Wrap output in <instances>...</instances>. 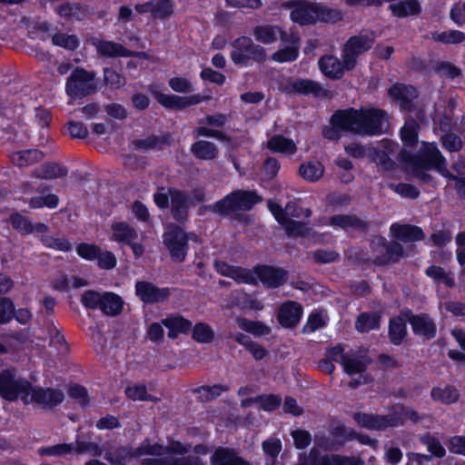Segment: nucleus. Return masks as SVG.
Masks as SVG:
<instances>
[{
  "instance_id": "obj_1",
  "label": "nucleus",
  "mask_w": 465,
  "mask_h": 465,
  "mask_svg": "<svg viewBox=\"0 0 465 465\" xmlns=\"http://www.w3.org/2000/svg\"><path fill=\"white\" fill-rule=\"evenodd\" d=\"M387 129L388 118L383 111L376 108L350 109L334 114L330 125L323 128L322 134L330 140H336L340 137V130L375 135Z\"/></svg>"
},
{
  "instance_id": "obj_2",
  "label": "nucleus",
  "mask_w": 465,
  "mask_h": 465,
  "mask_svg": "<svg viewBox=\"0 0 465 465\" xmlns=\"http://www.w3.org/2000/svg\"><path fill=\"white\" fill-rule=\"evenodd\" d=\"M189 450L178 440L170 441L163 446L150 440H145L136 449L119 447L110 450L104 453V459L112 465H126L132 459L142 456H163V460H159L162 465H196L197 460L191 458H178L176 455L185 453Z\"/></svg>"
},
{
  "instance_id": "obj_3",
  "label": "nucleus",
  "mask_w": 465,
  "mask_h": 465,
  "mask_svg": "<svg viewBox=\"0 0 465 465\" xmlns=\"http://www.w3.org/2000/svg\"><path fill=\"white\" fill-rule=\"evenodd\" d=\"M0 396L7 401L20 398L25 404L35 403L49 408L64 400L61 391L34 387L28 381L16 377L14 370H6L0 373Z\"/></svg>"
},
{
  "instance_id": "obj_4",
  "label": "nucleus",
  "mask_w": 465,
  "mask_h": 465,
  "mask_svg": "<svg viewBox=\"0 0 465 465\" xmlns=\"http://www.w3.org/2000/svg\"><path fill=\"white\" fill-rule=\"evenodd\" d=\"M214 265L218 273L238 283L255 284L259 280L267 286L277 287L286 280L284 271L269 266H259L254 271H250L223 261H216Z\"/></svg>"
},
{
  "instance_id": "obj_5",
  "label": "nucleus",
  "mask_w": 465,
  "mask_h": 465,
  "mask_svg": "<svg viewBox=\"0 0 465 465\" xmlns=\"http://www.w3.org/2000/svg\"><path fill=\"white\" fill-rule=\"evenodd\" d=\"M288 6L292 9V21L302 25L316 23L335 24L343 19L341 10L320 3L295 1L288 4Z\"/></svg>"
},
{
  "instance_id": "obj_6",
  "label": "nucleus",
  "mask_w": 465,
  "mask_h": 465,
  "mask_svg": "<svg viewBox=\"0 0 465 465\" xmlns=\"http://www.w3.org/2000/svg\"><path fill=\"white\" fill-rule=\"evenodd\" d=\"M325 356L332 362H338L351 376L359 374V379L355 381H350V386L354 388L361 383H366L368 378L363 375L369 361L363 357L356 356L355 354H345L343 348L340 345L330 348Z\"/></svg>"
},
{
  "instance_id": "obj_7",
  "label": "nucleus",
  "mask_w": 465,
  "mask_h": 465,
  "mask_svg": "<svg viewBox=\"0 0 465 465\" xmlns=\"http://www.w3.org/2000/svg\"><path fill=\"white\" fill-rule=\"evenodd\" d=\"M408 166L415 175L422 179H425L423 171L430 168H434L444 177L450 176L445 159L433 143H423L420 155L412 159Z\"/></svg>"
},
{
  "instance_id": "obj_8",
  "label": "nucleus",
  "mask_w": 465,
  "mask_h": 465,
  "mask_svg": "<svg viewBox=\"0 0 465 465\" xmlns=\"http://www.w3.org/2000/svg\"><path fill=\"white\" fill-rule=\"evenodd\" d=\"M260 201L261 197L254 192L238 190L208 206V209L218 214H230L237 211L250 210Z\"/></svg>"
},
{
  "instance_id": "obj_9",
  "label": "nucleus",
  "mask_w": 465,
  "mask_h": 465,
  "mask_svg": "<svg viewBox=\"0 0 465 465\" xmlns=\"http://www.w3.org/2000/svg\"><path fill=\"white\" fill-rule=\"evenodd\" d=\"M268 207L277 222L282 224L286 230L287 233L291 236H305V232L310 234L308 228L304 223L294 221L293 217H300L298 208L295 203H289L286 204L285 209L270 201Z\"/></svg>"
},
{
  "instance_id": "obj_10",
  "label": "nucleus",
  "mask_w": 465,
  "mask_h": 465,
  "mask_svg": "<svg viewBox=\"0 0 465 465\" xmlns=\"http://www.w3.org/2000/svg\"><path fill=\"white\" fill-rule=\"evenodd\" d=\"M403 411V409L397 408L396 414L391 415H375L367 413H357L355 414V420L357 423L364 428L371 430H384L388 427L397 426L404 421V417H408L410 420L416 421L418 415L413 411H406L404 414H399Z\"/></svg>"
},
{
  "instance_id": "obj_11",
  "label": "nucleus",
  "mask_w": 465,
  "mask_h": 465,
  "mask_svg": "<svg viewBox=\"0 0 465 465\" xmlns=\"http://www.w3.org/2000/svg\"><path fill=\"white\" fill-rule=\"evenodd\" d=\"M231 58L235 64L247 65L250 60H267L268 54L264 47L255 45L251 38L242 36L235 40Z\"/></svg>"
},
{
  "instance_id": "obj_12",
  "label": "nucleus",
  "mask_w": 465,
  "mask_h": 465,
  "mask_svg": "<svg viewBox=\"0 0 465 465\" xmlns=\"http://www.w3.org/2000/svg\"><path fill=\"white\" fill-rule=\"evenodd\" d=\"M137 231L126 222H114L110 226L109 239L122 245L131 247L134 256L140 258L144 253V246L135 242Z\"/></svg>"
},
{
  "instance_id": "obj_13",
  "label": "nucleus",
  "mask_w": 465,
  "mask_h": 465,
  "mask_svg": "<svg viewBox=\"0 0 465 465\" xmlns=\"http://www.w3.org/2000/svg\"><path fill=\"white\" fill-rule=\"evenodd\" d=\"M374 40V33L360 34L349 38L342 51V57L347 70H351L355 67L357 58L371 48Z\"/></svg>"
},
{
  "instance_id": "obj_14",
  "label": "nucleus",
  "mask_w": 465,
  "mask_h": 465,
  "mask_svg": "<svg viewBox=\"0 0 465 465\" xmlns=\"http://www.w3.org/2000/svg\"><path fill=\"white\" fill-rule=\"evenodd\" d=\"M94 74L84 69L74 70L66 82V93L71 97H82L96 89Z\"/></svg>"
},
{
  "instance_id": "obj_15",
  "label": "nucleus",
  "mask_w": 465,
  "mask_h": 465,
  "mask_svg": "<svg viewBox=\"0 0 465 465\" xmlns=\"http://www.w3.org/2000/svg\"><path fill=\"white\" fill-rule=\"evenodd\" d=\"M154 202L160 208H166L171 202L172 213L175 219L182 221L187 213V199L175 190H162L154 194Z\"/></svg>"
},
{
  "instance_id": "obj_16",
  "label": "nucleus",
  "mask_w": 465,
  "mask_h": 465,
  "mask_svg": "<svg viewBox=\"0 0 465 465\" xmlns=\"http://www.w3.org/2000/svg\"><path fill=\"white\" fill-rule=\"evenodd\" d=\"M189 236L179 227L170 226L163 234V243L172 259L181 262L184 260Z\"/></svg>"
},
{
  "instance_id": "obj_17",
  "label": "nucleus",
  "mask_w": 465,
  "mask_h": 465,
  "mask_svg": "<svg viewBox=\"0 0 465 465\" xmlns=\"http://www.w3.org/2000/svg\"><path fill=\"white\" fill-rule=\"evenodd\" d=\"M252 35L257 42L270 45L286 40L287 32L277 25L262 24L252 29Z\"/></svg>"
},
{
  "instance_id": "obj_18",
  "label": "nucleus",
  "mask_w": 465,
  "mask_h": 465,
  "mask_svg": "<svg viewBox=\"0 0 465 465\" xmlns=\"http://www.w3.org/2000/svg\"><path fill=\"white\" fill-rule=\"evenodd\" d=\"M159 104L167 108L172 109H184L191 105H195L210 97H203L201 94H193L190 96H178L175 94H159L156 96Z\"/></svg>"
},
{
  "instance_id": "obj_19",
  "label": "nucleus",
  "mask_w": 465,
  "mask_h": 465,
  "mask_svg": "<svg viewBox=\"0 0 465 465\" xmlns=\"http://www.w3.org/2000/svg\"><path fill=\"white\" fill-rule=\"evenodd\" d=\"M287 44L272 54V59L276 63H290L296 60L299 56L300 39L297 35L291 34L286 36V40H282Z\"/></svg>"
},
{
  "instance_id": "obj_20",
  "label": "nucleus",
  "mask_w": 465,
  "mask_h": 465,
  "mask_svg": "<svg viewBox=\"0 0 465 465\" xmlns=\"http://www.w3.org/2000/svg\"><path fill=\"white\" fill-rule=\"evenodd\" d=\"M137 296L148 303L163 302L169 297V291L166 288H157L147 282H138L135 286Z\"/></svg>"
},
{
  "instance_id": "obj_21",
  "label": "nucleus",
  "mask_w": 465,
  "mask_h": 465,
  "mask_svg": "<svg viewBox=\"0 0 465 465\" xmlns=\"http://www.w3.org/2000/svg\"><path fill=\"white\" fill-rule=\"evenodd\" d=\"M282 91L289 94H317L320 86L309 79H283L280 84Z\"/></svg>"
},
{
  "instance_id": "obj_22",
  "label": "nucleus",
  "mask_w": 465,
  "mask_h": 465,
  "mask_svg": "<svg viewBox=\"0 0 465 465\" xmlns=\"http://www.w3.org/2000/svg\"><path fill=\"white\" fill-rule=\"evenodd\" d=\"M342 61H340L337 57L332 55H325L319 60V67L322 73L329 78L340 79L347 67L345 62L341 56Z\"/></svg>"
},
{
  "instance_id": "obj_23",
  "label": "nucleus",
  "mask_w": 465,
  "mask_h": 465,
  "mask_svg": "<svg viewBox=\"0 0 465 465\" xmlns=\"http://www.w3.org/2000/svg\"><path fill=\"white\" fill-rule=\"evenodd\" d=\"M302 309L294 302H288L282 305L278 314V321L284 327L295 326L301 320Z\"/></svg>"
},
{
  "instance_id": "obj_24",
  "label": "nucleus",
  "mask_w": 465,
  "mask_h": 465,
  "mask_svg": "<svg viewBox=\"0 0 465 465\" xmlns=\"http://www.w3.org/2000/svg\"><path fill=\"white\" fill-rule=\"evenodd\" d=\"M397 143L391 141H385L382 144V148L373 149L371 159L384 170H390L394 165V163L391 161L390 155L394 154L397 151Z\"/></svg>"
},
{
  "instance_id": "obj_25",
  "label": "nucleus",
  "mask_w": 465,
  "mask_h": 465,
  "mask_svg": "<svg viewBox=\"0 0 465 465\" xmlns=\"http://www.w3.org/2000/svg\"><path fill=\"white\" fill-rule=\"evenodd\" d=\"M211 465H246V461L238 456L232 449L219 447L210 458Z\"/></svg>"
},
{
  "instance_id": "obj_26",
  "label": "nucleus",
  "mask_w": 465,
  "mask_h": 465,
  "mask_svg": "<svg viewBox=\"0 0 465 465\" xmlns=\"http://www.w3.org/2000/svg\"><path fill=\"white\" fill-rule=\"evenodd\" d=\"M162 324L168 329V336L171 339L176 338L179 334L187 333L192 328V322L179 314L163 319Z\"/></svg>"
},
{
  "instance_id": "obj_27",
  "label": "nucleus",
  "mask_w": 465,
  "mask_h": 465,
  "mask_svg": "<svg viewBox=\"0 0 465 465\" xmlns=\"http://www.w3.org/2000/svg\"><path fill=\"white\" fill-rule=\"evenodd\" d=\"M389 94L402 109H409L411 101L417 95L415 88L400 84L392 85L389 90Z\"/></svg>"
},
{
  "instance_id": "obj_28",
  "label": "nucleus",
  "mask_w": 465,
  "mask_h": 465,
  "mask_svg": "<svg viewBox=\"0 0 465 465\" xmlns=\"http://www.w3.org/2000/svg\"><path fill=\"white\" fill-rule=\"evenodd\" d=\"M266 146L272 152L285 155H293L297 152V145L295 142L282 134L272 136L267 141Z\"/></svg>"
},
{
  "instance_id": "obj_29",
  "label": "nucleus",
  "mask_w": 465,
  "mask_h": 465,
  "mask_svg": "<svg viewBox=\"0 0 465 465\" xmlns=\"http://www.w3.org/2000/svg\"><path fill=\"white\" fill-rule=\"evenodd\" d=\"M413 331L426 339H430L436 334V326L427 315H414L410 319Z\"/></svg>"
},
{
  "instance_id": "obj_30",
  "label": "nucleus",
  "mask_w": 465,
  "mask_h": 465,
  "mask_svg": "<svg viewBox=\"0 0 465 465\" xmlns=\"http://www.w3.org/2000/svg\"><path fill=\"white\" fill-rule=\"evenodd\" d=\"M393 237L403 242H413L422 238V231L416 226L394 223L391 226Z\"/></svg>"
},
{
  "instance_id": "obj_31",
  "label": "nucleus",
  "mask_w": 465,
  "mask_h": 465,
  "mask_svg": "<svg viewBox=\"0 0 465 465\" xmlns=\"http://www.w3.org/2000/svg\"><path fill=\"white\" fill-rule=\"evenodd\" d=\"M97 52L104 56L117 57V56H131L132 52L128 51L122 45L112 42L99 40L94 43Z\"/></svg>"
},
{
  "instance_id": "obj_32",
  "label": "nucleus",
  "mask_w": 465,
  "mask_h": 465,
  "mask_svg": "<svg viewBox=\"0 0 465 465\" xmlns=\"http://www.w3.org/2000/svg\"><path fill=\"white\" fill-rule=\"evenodd\" d=\"M324 173V167L322 163L317 161H309L301 164L299 174L304 180L314 183L319 181Z\"/></svg>"
},
{
  "instance_id": "obj_33",
  "label": "nucleus",
  "mask_w": 465,
  "mask_h": 465,
  "mask_svg": "<svg viewBox=\"0 0 465 465\" xmlns=\"http://www.w3.org/2000/svg\"><path fill=\"white\" fill-rule=\"evenodd\" d=\"M392 15L397 17H405L418 15L420 12V5L417 0H405L392 3L389 5Z\"/></svg>"
},
{
  "instance_id": "obj_34",
  "label": "nucleus",
  "mask_w": 465,
  "mask_h": 465,
  "mask_svg": "<svg viewBox=\"0 0 465 465\" xmlns=\"http://www.w3.org/2000/svg\"><path fill=\"white\" fill-rule=\"evenodd\" d=\"M431 398L443 404H451L459 400L458 390L450 385L438 386L431 390Z\"/></svg>"
},
{
  "instance_id": "obj_35",
  "label": "nucleus",
  "mask_w": 465,
  "mask_h": 465,
  "mask_svg": "<svg viewBox=\"0 0 465 465\" xmlns=\"http://www.w3.org/2000/svg\"><path fill=\"white\" fill-rule=\"evenodd\" d=\"M43 157V153L35 149L18 151L10 155L12 163L21 167L37 163Z\"/></svg>"
},
{
  "instance_id": "obj_36",
  "label": "nucleus",
  "mask_w": 465,
  "mask_h": 465,
  "mask_svg": "<svg viewBox=\"0 0 465 465\" xmlns=\"http://www.w3.org/2000/svg\"><path fill=\"white\" fill-rule=\"evenodd\" d=\"M252 403H258L265 411H272L281 404V399L276 395H263L257 398H246L242 401V407H249Z\"/></svg>"
},
{
  "instance_id": "obj_37",
  "label": "nucleus",
  "mask_w": 465,
  "mask_h": 465,
  "mask_svg": "<svg viewBox=\"0 0 465 465\" xmlns=\"http://www.w3.org/2000/svg\"><path fill=\"white\" fill-rule=\"evenodd\" d=\"M123 303L119 295L114 292H104L100 310L107 315L114 316L122 312Z\"/></svg>"
},
{
  "instance_id": "obj_38",
  "label": "nucleus",
  "mask_w": 465,
  "mask_h": 465,
  "mask_svg": "<svg viewBox=\"0 0 465 465\" xmlns=\"http://www.w3.org/2000/svg\"><path fill=\"white\" fill-rule=\"evenodd\" d=\"M193 155L202 160H212L217 155L215 145L207 141H198L191 148Z\"/></svg>"
},
{
  "instance_id": "obj_39",
  "label": "nucleus",
  "mask_w": 465,
  "mask_h": 465,
  "mask_svg": "<svg viewBox=\"0 0 465 465\" xmlns=\"http://www.w3.org/2000/svg\"><path fill=\"white\" fill-rule=\"evenodd\" d=\"M237 327L253 334L254 336H262L270 333V328L262 322L251 321L245 318L236 319Z\"/></svg>"
},
{
  "instance_id": "obj_40",
  "label": "nucleus",
  "mask_w": 465,
  "mask_h": 465,
  "mask_svg": "<svg viewBox=\"0 0 465 465\" xmlns=\"http://www.w3.org/2000/svg\"><path fill=\"white\" fill-rule=\"evenodd\" d=\"M73 443L74 454L89 453L93 456H101L102 450L99 446L91 440L84 439L83 436H77Z\"/></svg>"
},
{
  "instance_id": "obj_41",
  "label": "nucleus",
  "mask_w": 465,
  "mask_h": 465,
  "mask_svg": "<svg viewBox=\"0 0 465 465\" xmlns=\"http://www.w3.org/2000/svg\"><path fill=\"white\" fill-rule=\"evenodd\" d=\"M406 335V323L401 318H394L390 322V338L392 343L400 344Z\"/></svg>"
},
{
  "instance_id": "obj_42",
  "label": "nucleus",
  "mask_w": 465,
  "mask_h": 465,
  "mask_svg": "<svg viewBox=\"0 0 465 465\" xmlns=\"http://www.w3.org/2000/svg\"><path fill=\"white\" fill-rule=\"evenodd\" d=\"M73 443H59L53 446L40 448L38 453L41 456H66L74 454Z\"/></svg>"
},
{
  "instance_id": "obj_43",
  "label": "nucleus",
  "mask_w": 465,
  "mask_h": 465,
  "mask_svg": "<svg viewBox=\"0 0 465 465\" xmlns=\"http://www.w3.org/2000/svg\"><path fill=\"white\" fill-rule=\"evenodd\" d=\"M193 338L200 343H209L214 338V331L213 328L204 323H196L193 329Z\"/></svg>"
},
{
  "instance_id": "obj_44",
  "label": "nucleus",
  "mask_w": 465,
  "mask_h": 465,
  "mask_svg": "<svg viewBox=\"0 0 465 465\" xmlns=\"http://www.w3.org/2000/svg\"><path fill=\"white\" fill-rule=\"evenodd\" d=\"M380 318L377 314L362 313L356 322V328L361 332L370 331L379 327Z\"/></svg>"
},
{
  "instance_id": "obj_45",
  "label": "nucleus",
  "mask_w": 465,
  "mask_h": 465,
  "mask_svg": "<svg viewBox=\"0 0 465 465\" xmlns=\"http://www.w3.org/2000/svg\"><path fill=\"white\" fill-rule=\"evenodd\" d=\"M426 274L438 283H443L448 287L454 285L453 278L440 267L430 266L426 270Z\"/></svg>"
},
{
  "instance_id": "obj_46",
  "label": "nucleus",
  "mask_w": 465,
  "mask_h": 465,
  "mask_svg": "<svg viewBox=\"0 0 465 465\" xmlns=\"http://www.w3.org/2000/svg\"><path fill=\"white\" fill-rule=\"evenodd\" d=\"M227 390L226 387L215 384L213 386H203L196 389L194 391L197 393L198 398L202 401H209L213 399L220 396L223 391Z\"/></svg>"
},
{
  "instance_id": "obj_47",
  "label": "nucleus",
  "mask_w": 465,
  "mask_h": 465,
  "mask_svg": "<svg viewBox=\"0 0 465 465\" xmlns=\"http://www.w3.org/2000/svg\"><path fill=\"white\" fill-rule=\"evenodd\" d=\"M418 125L413 120H407L401 130V137L406 146H411L417 142Z\"/></svg>"
},
{
  "instance_id": "obj_48",
  "label": "nucleus",
  "mask_w": 465,
  "mask_h": 465,
  "mask_svg": "<svg viewBox=\"0 0 465 465\" xmlns=\"http://www.w3.org/2000/svg\"><path fill=\"white\" fill-rule=\"evenodd\" d=\"M126 396L133 401H153L143 384L133 383L125 388Z\"/></svg>"
},
{
  "instance_id": "obj_49",
  "label": "nucleus",
  "mask_w": 465,
  "mask_h": 465,
  "mask_svg": "<svg viewBox=\"0 0 465 465\" xmlns=\"http://www.w3.org/2000/svg\"><path fill=\"white\" fill-rule=\"evenodd\" d=\"M168 84L170 88L182 94H189L193 91V85L189 78L184 76H174L169 79Z\"/></svg>"
},
{
  "instance_id": "obj_50",
  "label": "nucleus",
  "mask_w": 465,
  "mask_h": 465,
  "mask_svg": "<svg viewBox=\"0 0 465 465\" xmlns=\"http://www.w3.org/2000/svg\"><path fill=\"white\" fill-rule=\"evenodd\" d=\"M327 316L322 312H313L310 314L308 321L303 327L304 332H313L325 325Z\"/></svg>"
},
{
  "instance_id": "obj_51",
  "label": "nucleus",
  "mask_w": 465,
  "mask_h": 465,
  "mask_svg": "<svg viewBox=\"0 0 465 465\" xmlns=\"http://www.w3.org/2000/svg\"><path fill=\"white\" fill-rule=\"evenodd\" d=\"M433 39L443 44H459L465 40V34L458 30H450L434 35Z\"/></svg>"
},
{
  "instance_id": "obj_52",
  "label": "nucleus",
  "mask_w": 465,
  "mask_h": 465,
  "mask_svg": "<svg viewBox=\"0 0 465 465\" xmlns=\"http://www.w3.org/2000/svg\"><path fill=\"white\" fill-rule=\"evenodd\" d=\"M59 199L55 194L49 193L45 196H35L30 200V206L32 208H55L58 205Z\"/></svg>"
},
{
  "instance_id": "obj_53",
  "label": "nucleus",
  "mask_w": 465,
  "mask_h": 465,
  "mask_svg": "<svg viewBox=\"0 0 465 465\" xmlns=\"http://www.w3.org/2000/svg\"><path fill=\"white\" fill-rule=\"evenodd\" d=\"M331 225L335 228L340 227L342 229H348L351 227H361L362 223L359 219L352 216L337 215L331 219Z\"/></svg>"
},
{
  "instance_id": "obj_54",
  "label": "nucleus",
  "mask_w": 465,
  "mask_h": 465,
  "mask_svg": "<svg viewBox=\"0 0 465 465\" xmlns=\"http://www.w3.org/2000/svg\"><path fill=\"white\" fill-rule=\"evenodd\" d=\"M103 299H104V293L101 294L95 291L89 290V291H86L82 295L81 302H82V304L86 308H90V309L99 308L100 309L101 305H102Z\"/></svg>"
},
{
  "instance_id": "obj_55",
  "label": "nucleus",
  "mask_w": 465,
  "mask_h": 465,
  "mask_svg": "<svg viewBox=\"0 0 465 465\" xmlns=\"http://www.w3.org/2000/svg\"><path fill=\"white\" fill-rule=\"evenodd\" d=\"M310 459L312 460V465H341V462H342L339 455H325L319 458L316 448L311 450Z\"/></svg>"
},
{
  "instance_id": "obj_56",
  "label": "nucleus",
  "mask_w": 465,
  "mask_h": 465,
  "mask_svg": "<svg viewBox=\"0 0 465 465\" xmlns=\"http://www.w3.org/2000/svg\"><path fill=\"white\" fill-rule=\"evenodd\" d=\"M173 4L170 0H154L153 16L163 19L173 13Z\"/></svg>"
},
{
  "instance_id": "obj_57",
  "label": "nucleus",
  "mask_w": 465,
  "mask_h": 465,
  "mask_svg": "<svg viewBox=\"0 0 465 465\" xmlns=\"http://www.w3.org/2000/svg\"><path fill=\"white\" fill-rule=\"evenodd\" d=\"M43 243L49 248L67 252L71 249V243L64 238H55L50 235H42Z\"/></svg>"
},
{
  "instance_id": "obj_58",
  "label": "nucleus",
  "mask_w": 465,
  "mask_h": 465,
  "mask_svg": "<svg viewBox=\"0 0 465 465\" xmlns=\"http://www.w3.org/2000/svg\"><path fill=\"white\" fill-rule=\"evenodd\" d=\"M54 45L74 50L78 46V40L74 35H68L66 34L58 33L53 36Z\"/></svg>"
},
{
  "instance_id": "obj_59",
  "label": "nucleus",
  "mask_w": 465,
  "mask_h": 465,
  "mask_svg": "<svg viewBox=\"0 0 465 465\" xmlns=\"http://www.w3.org/2000/svg\"><path fill=\"white\" fill-rule=\"evenodd\" d=\"M10 223L13 227L22 233L28 234L33 232V224L24 216L14 213L10 216Z\"/></svg>"
},
{
  "instance_id": "obj_60",
  "label": "nucleus",
  "mask_w": 465,
  "mask_h": 465,
  "mask_svg": "<svg viewBox=\"0 0 465 465\" xmlns=\"http://www.w3.org/2000/svg\"><path fill=\"white\" fill-rule=\"evenodd\" d=\"M58 14L61 16H72L76 19H82L85 15V10L78 5L64 4L58 7Z\"/></svg>"
},
{
  "instance_id": "obj_61",
  "label": "nucleus",
  "mask_w": 465,
  "mask_h": 465,
  "mask_svg": "<svg viewBox=\"0 0 465 465\" xmlns=\"http://www.w3.org/2000/svg\"><path fill=\"white\" fill-rule=\"evenodd\" d=\"M15 314V306L13 302L8 298L0 299V323L10 321Z\"/></svg>"
},
{
  "instance_id": "obj_62",
  "label": "nucleus",
  "mask_w": 465,
  "mask_h": 465,
  "mask_svg": "<svg viewBox=\"0 0 465 465\" xmlns=\"http://www.w3.org/2000/svg\"><path fill=\"white\" fill-rule=\"evenodd\" d=\"M66 173V169L63 166L56 163H50L42 168L40 176L45 179H53L64 176Z\"/></svg>"
},
{
  "instance_id": "obj_63",
  "label": "nucleus",
  "mask_w": 465,
  "mask_h": 465,
  "mask_svg": "<svg viewBox=\"0 0 465 465\" xmlns=\"http://www.w3.org/2000/svg\"><path fill=\"white\" fill-rule=\"evenodd\" d=\"M99 251L100 249L97 246L88 243H81L76 248L77 254L80 257L90 261L96 259Z\"/></svg>"
},
{
  "instance_id": "obj_64",
  "label": "nucleus",
  "mask_w": 465,
  "mask_h": 465,
  "mask_svg": "<svg viewBox=\"0 0 465 465\" xmlns=\"http://www.w3.org/2000/svg\"><path fill=\"white\" fill-rule=\"evenodd\" d=\"M450 17L459 25L465 24V2L457 3L452 7Z\"/></svg>"
}]
</instances>
